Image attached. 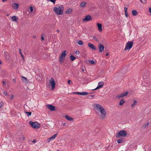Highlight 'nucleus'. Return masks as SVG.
<instances>
[{
    "mask_svg": "<svg viewBox=\"0 0 151 151\" xmlns=\"http://www.w3.org/2000/svg\"><path fill=\"white\" fill-rule=\"evenodd\" d=\"M93 106L96 110L101 113V118L102 119H104L106 116V112L104 107L100 105L96 104H94Z\"/></svg>",
    "mask_w": 151,
    "mask_h": 151,
    "instance_id": "nucleus-1",
    "label": "nucleus"
},
{
    "mask_svg": "<svg viewBox=\"0 0 151 151\" xmlns=\"http://www.w3.org/2000/svg\"><path fill=\"white\" fill-rule=\"evenodd\" d=\"M63 6L61 5L58 7H55L53 9V11L57 14L62 15L63 13Z\"/></svg>",
    "mask_w": 151,
    "mask_h": 151,
    "instance_id": "nucleus-2",
    "label": "nucleus"
},
{
    "mask_svg": "<svg viewBox=\"0 0 151 151\" xmlns=\"http://www.w3.org/2000/svg\"><path fill=\"white\" fill-rule=\"evenodd\" d=\"M127 133L126 131L124 130H122L119 131L116 135V138H119L121 137H124L126 136Z\"/></svg>",
    "mask_w": 151,
    "mask_h": 151,
    "instance_id": "nucleus-3",
    "label": "nucleus"
},
{
    "mask_svg": "<svg viewBox=\"0 0 151 151\" xmlns=\"http://www.w3.org/2000/svg\"><path fill=\"white\" fill-rule=\"evenodd\" d=\"M133 44V42L132 41L128 42L127 43L124 50H127L128 49L129 50L132 47Z\"/></svg>",
    "mask_w": 151,
    "mask_h": 151,
    "instance_id": "nucleus-4",
    "label": "nucleus"
},
{
    "mask_svg": "<svg viewBox=\"0 0 151 151\" xmlns=\"http://www.w3.org/2000/svg\"><path fill=\"white\" fill-rule=\"evenodd\" d=\"M29 123L33 128L37 129L40 127V124L37 122H33L31 121L29 122Z\"/></svg>",
    "mask_w": 151,
    "mask_h": 151,
    "instance_id": "nucleus-5",
    "label": "nucleus"
},
{
    "mask_svg": "<svg viewBox=\"0 0 151 151\" xmlns=\"http://www.w3.org/2000/svg\"><path fill=\"white\" fill-rule=\"evenodd\" d=\"M66 51H64L62 52L61 55H60L59 59L60 61H61L62 60L65 58L66 55Z\"/></svg>",
    "mask_w": 151,
    "mask_h": 151,
    "instance_id": "nucleus-6",
    "label": "nucleus"
},
{
    "mask_svg": "<svg viewBox=\"0 0 151 151\" xmlns=\"http://www.w3.org/2000/svg\"><path fill=\"white\" fill-rule=\"evenodd\" d=\"M51 80L50 81V85L52 86V89H53L55 88V81L52 78H51Z\"/></svg>",
    "mask_w": 151,
    "mask_h": 151,
    "instance_id": "nucleus-7",
    "label": "nucleus"
},
{
    "mask_svg": "<svg viewBox=\"0 0 151 151\" xmlns=\"http://www.w3.org/2000/svg\"><path fill=\"white\" fill-rule=\"evenodd\" d=\"M57 135L58 134H55L52 135L51 137L48 138L47 139V142L49 143L50 141L54 139L56 137Z\"/></svg>",
    "mask_w": 151,
    "mask_h": 151,
    "instance_id": "nucleus-8",
    "label": "nucleus"
},
{
    "mask_svg": "<svg viewBox=\"0 0 151 151\" xmlns=\"http://www.w3.org/2000/svg\"><path fill=\"white\" fill-rule=\"evenodd\" d=\"M92 19L91 16L88 15L86 16L85 18L83 19V21L84 22L92 20Z\"/></svg>",
    "mask_w": 151,
    "mask_h": 151,
    "instance_id": "nucleus-9",
    "label": "nucleus"
},
{
    "mask_svg": "<svg viewBox=\"0 0 151 151\" xmlns=\"http://www.w3.org/2000/svg\"><path fill=\"white\" fill-rule=\"evenodd\" d=\"M46 106L51 111H55V106L52 105L48 104L46 105Z\"/></svg>",
    "mask_w": 151,
    "mask_h": 151,
    "instance_id": "nucleus-10",
    "label": "nucleus"
},
{
    "mask_svg": "<svg viewBox=\"0 0 151 151\" xmlns=\"http://www.w3.org/2000/svg\"><path fill=\"white\" fill-rule=\"evenodd\" d=\"M88 46L89 48L93 50H96V48L93 44L89 42L88 44Z\"/></svg>",
    "mask_w": 151,
    "mask_h": 151,
    "instance_id": "nucleus-11",
    "label": "nucleus"
},
{
    "mask_svg": "<svg viewBox=\"0 0 151 151\" xmlns=\"http://www.w3.org/2000/svg\"><path fill=\"white\" fill-rule=\"evenodd\" d=\"M104 85V83L103 82H100L98 83L97 87L93 90H96L102 87Z\"/></svg>",
    "mask_w": 151,
    "mask_h": 151,
    "instance_id": "nucleus-12",
    "label": "nucleus"
},
{
    "mask_svg": "<svg viewBox=\"0 0 151 151\" xmlns=\"http://www.w3.org/2000/svg\"><path fill=\"white\" fill-rule=\"evenodd\" d=\"M128 94L127 92H126L124 93L120 94L117 96V97L118 98H120L124 96H127Z\"/></svg>",
    "mask_w": 151,
    "mask_h": 151,
    "instance_id": "nucleus-13",
    "label": "nucleus"
},
{
    "mask_svg": "<svg viewBox=\"0 0 151 151\" xmlns=\"http://www.w3.org/2000/svg\"><path fill=\"white\" fill-rule=\"evenodd\" d=\"M99 51L100 52H102L104 51V45L101 44L99 45Z\"/></svg>",
    "mask_w": 151,
    "mask_h": 151,
    "instance_id": "nucleus-14",
    "label": "nucleus"
},
{
    "mask_svg": "<svg viewBox=\"0 0 151 151\" xmlns=\"http://www.w3.org/2000/svg\"><path fill=\"white\" fill-rule=\"evenodd\" d=\"M97 25L98 27V29L99 31L100 32L102 31V24H101L98 23L97 24Z\"/></svg>",
    "mask_w": 151,
    "mask_h": 151,
    "instance_id": "nucleus-15",
    "label": "nucleus"
},
{
    "mask_svg": "<svg viewBox=\"0 0 151 151\" xmlns=\"http://www.w3.org/2000/svg\"><path fill=\"white\" fill-rule=\"evenodd\" d=\"M19 4L16 3H13L12 4V6L13 8L15 9H17L19 7Z\"/></svg>",
    "mask_w": 151,
    "mask_h": 151,
    "instance_id": "nucleus-16",
    "label": "nucleus"
},
{
    "mask_svg": "<svg viewBox=\"0 0 151 151\" xmlns=\"http://www.w3.org/2000/svg\"><path fill=\"white\" fill-rule=\"evenodd\" d=\"M12 20L13 21L15 22H17L18 18L17 17L15 16H14L12 17L11 18Z\"/></svg>",
    "mask_w": 151,
    "mask_h": 151,
    "instance_id": "nucleus-17",
    "label": "nucleus"
},
{
    "mask_svg": "<svg viewBox=\"0 0 151 151\" xmlns=\"http://www.w3.org/2000/svg\"><path fill=\"white\" fill-rule=\"evenodd\" d=\"M22 80L24 82L26 83H27L28 82L27 79L26 77L22 76L21 77Z\"/></svg>",
    "mask_w": 151,
    "mask_h": 151,
    "instance_id": "nucleus-18",
    "label": "nucleus"
},
{
    "mask_svg": "<svg viewBox=\"0 0 151 151\" xmlns=\"http://www.w3.org/2000/svg\"><path fill=\"white\" fill-rule=\"evenodd\" d=\"M65 117L68 120L70 121H72L73 120V118L70 117L68 115H65Z\"/></svg>",
    "mask_w": 151,
    "mask_h": 151,
    "instance_id": "nucleus-19",
    "label": "nucleus"
},
{
    "mask_svg": "<svg viewBox=\"0 0 151 151\" xmlns=\"http://www.w3.org/2000/svg\"><path fill=\"white\" fill-rule=\"evenodd\" d=\"M86 3L85 1H83V2H82L80 4V6L81 7H83L85 6L86 5Z\"/></svg>",
    "mask_w": 151,
    "mask_h": 151,
    "instance_id": "nucleus-20",
    "label": "nucleus"
},
{
    "mask_svg": "<svg viewBox=\"0 0 151 151\" xmlns=\"http://www.w3.org/2000/svg\"><path fill=\"white\" fill-rule=\"evenodd\" d=\"M76 43L79 45H83V41L81 40H78L77 41Z\"/></svg>",
    "mask_w": 151,
    "mask_h": 151,
    "instance_id": "nucleus-21",
    "label": "nucleus"
},
{
    "mask_svg": "<svg viewBox=\"0 0 151 151\" xmlns=\"http://www.w3.org/2000/svg\"><path fill=\"white\" fill-rule=\"evenodd\" d=\"M72 12V10L71 9H68L65 12V13L66 14H70L71 13V12Z\"/></svg>",
    "mask_w": 151,
    "mask_h": 151,
    "instance_id": "nucleus-22",
    "label": "nucleus"
},
{
    "mask_svg": "<svg viewBox=\"0 0 151 151\" xmlns=\"http://www.w3.org/2000/svg\"><path fill=\"white\" fill-rule=\"evenodd\" d=\"M137 14V12L135 10H133L132 11V14L133 16H136Z\"/></svg>",
    "mask_w": 151,
    "mask_h": 151,
    "instance_id": "nucleus-23",
    "label": "nucleus"
},
{
    "mask_svg": "<svg viewBox=\"0 0 151 151\" xmlns=\"http://www.w3.org/2000/svg\"><path fill=\"white\" fill-rule=\"evenodd\" d=\"M70 60L72 61L75 60L76 59V58L73 55H71L70 56Z\"/></svg>",
    "mask_w": 151,
    "mask_h": 151,
    "instance_id": "nucleus-24",
    "label": "nucleus"
},
{
    "mask_svg": "<svg viewBox=\"0 0 151 151\" xmlns=\"http://www.w3.org/2000/svg\"><path fill=\"white\" fill-rule=\"evenodd\" d=\"M81 95H82L85 96V95H87L88 94V93L86 92H81Z\"/></svg>",
    "mask_w": 151,
    "mask_h": 151,
    "instance_id": "nucleus-25",
    "label": "nucleus"
},
{
    "mask_svg": "<svg viewBox=\"0 0 151 151\" xmlns=\"http://www.w3.org/2000/svg\"><path fill=\"white\" fill-rule=\"evenodd\" d=\"M124 103H125V101L124 100L122 99L121 100L119 103L120 105H122Z\"/></svg>",
    "mask_w": 151,
    "mask_h": 151,
    "instance_id": "nucleus-26",
    "label": "nucleus"
},
{
    "mask_svg": "<svg viewBox=\"0 0 151 151\" xmlns=\"http://www.w3.org/2000/svg\"><path fill=\"white\" fill-rule=\"evenodd\" d=\"M137 102L136 100L134 101L133 103L132 104V107H134L137 104Z\"/></svg>",
    "mask_w": 151,
    "mask_h": 151,
    "instance_id": "nucleus-27",
    "label": "nucleus"
},
{
    "mask_svg": "<svg viewBox=\"0 0 151 151\" xmlns=\"http://www.w3.org/2000/svg\"><path fill=\"white\" fill-rule=\"evenodd\" d=\"M25 138L23 135H22L19 138V139L21 141H24Z\"/></svg>",
    "mask_w": 151,
    "mask_h": 151,
    "instance_id": "nucleus-28",
    "label": "nucleus"
},
{
    "mask_svg": "<svg viewBox=\"0 0 151 151\" xmlns=\"http://www.w3.org/2000/svg\"><path fill=\"white\" fill-rule=\"evenodd\" d=\"M19 52H20V54H21V56L22 57V58L23 59V60H24V55H23L22 54V53L21 52V49H19Z\"/></svg>",
    "mask_w": 151,
    "mask_h": 151,
    "instance_id": "nucleus-29",
    "label": "nucleus"
},
{
    "mask_svg": "<svg viewBox=\"0 0 151 151\" xmlns=\"http://www.w3.org/2000/svg\"><path fill=\"white\" fill-rule=\"evenodd\" d=\"M92 39H93L94 40H96V42H99V40H98L94 36H93Z\"/></svg>",
    "mask_w": 151,
    "mask_h": 151,
    "instance_id": "nucleus-30",
    "label": "nucleus"
},
{
    "mask_svg": "<svg viewBox=\"0 0 151 151\" xmlns=\"http://www.w3.org/2000/svg\"><path fill=\"white\" fill-rule=\"evenodd\" d=\"M149 125V124L148 123H146V124H145L143 125L144 128H146V127H147Z\"/></svg>",
    "mask_w": 151,
    "mask_h": 151,
    "instance_id": "nucleus-31",
    "label": "nucleus"
},
{
    "mask_svg": "<svg viewBox=\"0 0 151 151\" xmlns=\"http://www.w3.org/2000/svg\"><path fill=\"white\" fill-rule=\"evenodd\" d=\"M25 112L27 114L28 116H30L32 114L31 112Z\"/></svg>",
    "mask_w": 151,
    "mask_h": 151,
    "instance_id": "nucleus-32",
    "label": "nucleus"
},
{
    "mask_svg": "<svg viewBox=\"0 0 151 151\" xmlns=\"http://www.w3.org/2000/svg\"><path fill=\"white\" fill-rule=\"evenodd\" d=\"M140 1L143 4H145L147 2L146 0H140Z\"/></svg>",
    "mask_w": 151,
    "mask_h": 151,
    "instance_id": "nucleus-33",
    "label": "nucleus"
},
{
    "mask_svg": "<svg viewBox=\"0 0 151 151\" xmlns=\"http://www.w3.org/2000/svg\"><path fill=\"white\" fill-rule=\"evenodd\" d=\"M89 62L90 63L92 64H93L95 63L94 61L93 60H89Z\"/></svg>",
    "mask_w": 151,
    "mask_h": 151,
    "instance_id": "nucleus-34",
    "label": "nucleus"
},
{
    "mask_svg": "<svg viewBox=\"0 0 151 151\" xmlns=\"http://www.w3.org/2000/svg\"><path fill=\"white\" fill-rule=\"evenodd\" d=\"M123 140L122 139H118L117 141L118 143H122V142Z\"/></svg>",
    "mask_w": 151,
    "mask_h": 151,
    "instance_id": "nucleus-35",
    "label": "nucleus"
},
{
    "mask_svg": "<svg viewBox=\"0 0 151 151\" xmlns=\"http://www.w3.org/2000/svg\"><path fill=\"white\" fill-rule=\"evenodd\" d=\"M29 10H30L29 12H32L33 11V8L32 6H30L29 7Z\"/></svg>",
    "mask_w": 151,
    "mask_h": 151,
    "instance_id": "nucleus-36",
    "label": "nucleus"
},
{
    "mask_svg": "<svg viewBox=\"0 0 151 151\" xmlns=\"http://www.w3.org/2000/svg\"><path fill=\"white\" fill-rule=\"evenodd\" d=\"M3 102H1L0 103V109L3 106Z\"/></svg>",
    "mask_w": 151,
    "mask_h": 151,
    "instance_id": "nucleus-37",
    "label": "nucleus"
},
{
    "mask_svg": "<svg viewBox=\"0 0 151 151\" xmlns=\"http://www.w3.org/2000/svg\"><path fill=\"white\" fill-rule=\"evenodd\" d=\"M127 8L126 7H125L124 8V11H125V13H126V12H127Z\"/></svg>",
    "mask_w": 151,
    "mask_h": 151,
    "instance_id": "nucleus-38",
    "label": "nucleus"
},
{
    "mask_svg": "<svg viewBox=\"0 0 151 151\" xmlns=\"http://www.w3.org/2000/svg\"><path fill=\"white\" fill-rule=\"evenodd\" d=\"M41 39L43 41L44 40V37L43 36V35H42L41 36Z\"/></svg>",
    "mask_w": 151,
    "mask_h": 151,
    "instance_id": "nucleus-39",
    "label": "nucleus"
},
{
    "mask_svg": "<svg viewBox=\"0 0 151 151\" xmlns=\"http://www.w3.org/2000/svg\"><path fill=\"white\" fill-rule=\"evenodd\" d=\"M75 54L76 55H78V54H79L80 53V52L78 50H77V51H76V52H75Z\"/></svg>",
    "mask_w": 151,
    "mask_h": 151,
    "instance_id": "nucleus-40",
    "label": "nucleus"
},
{
    "mask_svg": "<svg viewBox=\"0 0 151 151\" xmlns=\"http://www.w3.org/2000/svg\"><path fill=\"white\" fill-rule=\"evenodd\" d=\"M3 94L5 96H7L8 95V93L6 91H4L3 93Z\"/></svg>",
    "mask_w": 151,
    "mask_h": 151,
    "instance_id": "nucleus-41",
    "label": "nucleus"
},
{
    "mask_svg": "<svg viewBox=\"0 0 151 151\" xmlns=\"http://www.w3.org/2000/svg\"><path fill=\"white\" fill-rule=\"evenodd\" d=\"M74 93H75V94H79V95H81V93L80 92H74Z\"/></svg>",
    "mask_w": 151,
    "mask_h": 151,
    "instance_id": "nucleus-42",
    "label": "nucleus"
},
{
    "mask_svg": "<svg viewBox=\"0 0 151 151\" xmlns=\"http://www.w3.org/2000/svg\"><path fill=\"white\" fill-rule=\"evenodd\" d=\"M71 82V80H69L68 81V84H70V82Z\"/></svg>",
    "mask_w": 151,
    "mask_h": 151,
    "instance_id": "nucleus-43",
    "label": "nucleus"
},
{
    "mask_svg": "<svg viewBox=\"0 0 151 151\" xmlns=\"http://www.w3.org/2000/svg\"><path fill=\"white\" fill-rule=\"evenodd\" d=\"M149 11L150 13H151V8H149Z\"/></svg>",
    "mask_w": 151,
    "mask_h": 151,
    "instance_id": "nucleus-44",
    "label": "nucleus"
},
{
    "mask_svg": "<svg viewBox=\"0 0 151 151\" xmlns=\"http://www.w3.org/2000/svg\"><path fill=\"white\" fill-rule=\"evenodd\" d=\"M36 142V141L35 140H34L32 141V142H33V143H35Z\"/></svg>",
    "mask_w": 151,
    "mask_h": 151,
    "instance_id": "nucleus-45",
    "label": "nucleus"
},
{
    "mask_svg": "<svg viewBox=\"0 0 151 151\" xmlns=\"http://www.w3.org/2000/svg\"><path fill=\"white\" fill-rule=\"evenodd\" d=\"M125 16L127 17L128 16H127V12H126V13H125Z\"/></svg>",
    "mask_w": 151,
    "mask_h": 151,
    "instance_id": "nucleus-46",
    "label": "nucleus"
},
{
    "mask_svg": "<svg viewBox=\"0 0 151 151\" xmlns=\"http://www.w3.org/2000/svg\"><path fill=\"white\" fill-rule=\"evenodd\" d=\"M32 37L33 38H36V35H33V36H32Z\"/></svg>",
    "mask_w": 151,
    "mask_h": 151,
    "instance_id": "nucleus-47",
    "label": "nucleus"
},
{
    "mask_svg": "<svg viewBox=\"0 0 151 151\" xmlns=\"http://www.w3.org/2000/svg\"><path fill=\"white\" fill-rule=\"evenodd\" d=\"M13 81H14V83H16V80L15 79H13Z\"/></svg>",
    "mask_w": 151,
    "mask_h": 151,
    "instance_id": "nucleus-48",
    "label": "nucleus"
},
{
    "mask_svg": "<svg viewBox=\"0 0 151 151\" xmlns=\"http://www.w3.org/2000/svg\"><path fill=\"white\" fill-rule=\"evenodd\" d=\"M82 71L83 72L84 71V68H82Z\"/></svg>",
    "mask_w": 151,
    "mask_h": 151,
    "instance_id": "nucleus-49",
    "label": "nucleus"
},
{
    "mask_svg": "<svg viewBox=\"0 0 151 151\" xmlns=\"http://www.w3.org/2000/svg\"><path fill=\"white\" fill-rule=\"evenodd\" d=\"M3 84L4 85H5V82L4 81H3Z\"/></svg>",
    "mask_w": 151,
    "mask_h": 151,
    "instance_id": "nucleus-50",
    "label": "nucleus"
},
{
    "mask_svg": "<svg viewBox=\"0 0 151 151\" xmlns=\"http://www.w3.org/2000/svg\"><path fill=\"white\" fill-rule=\"evenodd\" d=\"M57 32H58V33H59V32H60V31L59 30H57Z\"/></svg>",
    "mask_w": 151,
    "mask_h": 151,
    "instance_id": "nucleus-51",
    "label": "nucleus"
},
{
    "mask_svg": "<svg viewBox=\"0 0 151 151\" xmlns=\"http://www.w3.org/2000/svg\"><path fill=\"white\" fill-rule=\"evenodd\" d=\"M109 55V53H107L106 55L107 56H108V55Z\"/></svg>",
    "mask_w": 151,
    "mask_h": 151,
    "instance_id": "nucleus-52",
    "label": "nucleus"
},
{
    "mask_svg": "<svg viewBox=\"0 0 151 151\" xmlns=\"http://www.w3.org/2000/svg\"><path fill=\"white\" fill-rule=\"evenodd\" d=\"M7 0H2V1H3V2H4V1H7Z\"/></svg>",
    "mask_w": 151,
    "mask_h": 151,
    "instance_id": "nucleus-53",
    "label": "nucleus"
},
{
    "mask_svg": "<svg viewBox=\"0 0 151 151\" xmlns=\"http://www.w3.org/2000/svg\"><path fill=\"white\" fill-rule=\"evenodd\" d=\"M53 36H54V38H55V35H53Z\"/></svg>",
    "mask_w": 151,
    "mask_h": 151,
    "instance_id": "nucleus-54",
    "label": "nucleus"
},
{
    "mask_svg": "<svg viewBox=\"0 0 151 151\" xmlns=\"http://www.w3.org/2000/svg\"><path fill=\"white\" fill-rule=\"evenodd\" d=\"M13 97H14V96H13V95H12V98H11V99H12Z\"/></svg>",
    "mask_w": 151,
    "mask_h": 151,
    "instance_id": "nucleus-55",
    "label": "nucleus"
},
{
    "mask_svg": "<svg viewBox=\"0 0 151 151\" xmlns=\"http://www.w3.org/2000/svg\"><path fill=\"white\" fill-rule=\"evenodd\" d=\"M1 64V62L0 61V65Z\"/></svg>",
    "mask_w": 151,
    "mask_h": 151,
    "instance_id": "nucleus-56",
    "label": "nucleus"
}]
</instances>
